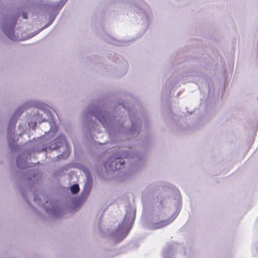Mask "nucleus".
I'll list each match as a JSON object with an SVG mask.
<instances>
[{
    "label": "nucleus",
    "mask_w": 258,
    "mask_h": 258,
    "mask_svg": "<svg viewBox=\"0 0 258 258\" xmlns=\"http://www.w3.org/2000/svg\"><path fill=\"white\" fill-rule=\"evenodd\" d=\"M122 227H123V224H121V225H119V226H118V230L119 231H121V230H122Z\"/></svg>",
    "instance_id": "20e7f679"
},
{
    "label": "nucleus",
    "mask_w": 258,
    "mask_h": 258,
    "mask_svg": "<svg viewBox=\"0 0 258 258\" xmlns=\"http://www.w3.org/2000/svg\"><path fill=\"white\" fill-rule=\"evenodd\" d=\"M4 32L8 37L12 38V36L14 35V28L11 29L10 32H8L6 30H4Z\"/></svg>",
    "instance_id": "7ed1b4c3"
},
{
    "label": "nucleus",
    "mask_w": 258,
    "mask_h": 258,
    "mask_svg": "<svg viewBox=\"0 0 258 258\" xmlns=\"http://www.w3.org/2000/svg\"><path fill=\"white\" fill-rule=\"evenodd\" d=\"M123 163H124V162H121V161H120V165H122Z\"/></svg>",
    "instance_id": "0eeeda50"
},
{
    "label": "nucleus",
    "mask_w": 258,
    "mask_h": 258,
    "mask_svg": "<svg viewBox=\"0 0 258 258\" xmlns=\"http://www.w3.org/2000/svg\"><path fill=\"white\" fill-rule=\"evenodd\" d=\"M11 125L12 126V129L14 130L15 128V123H12Z\"/></svg>",
    "instance_id": "423d86ee"
},
{
    "label": "nucleus",
    "mask_w": 258,
    "mask_h": 258,
    "mask_svg": "<svg viewBox=\"0 0 258 258\" xmlns=\"http://www.w3.org/2000/svg\"><path fill=\"white\" fill-rule=\"evenodd\" d=\"M169 220L161 221L159 222L154 223L152 225L153 229H159L164 227L170 223Z\"/></svg>",
    "instance_id": "f257e3e1"
},
{
    "label": "nucleus",
    "mask_w": 258,
    "mask_h": 258,
    "mask_svg": "<svg viewBox=\"0 0 258 258\" xmlns=\"http://www.w3.org/2000/svg\"><path fill=\"white\" fill-rule=\"evenodd\" d=\"M22 16H23V18H24V19H27V14L26 13H23Z\"/></svg>",
    "instance_id": "39448f33"
},
{
    "label": "nucleus",
    "mask_w": 258,
    "mask_h": 258,
    "mask_svg": "<svg viewBox=\"0 0 258 258\" xmlns=\"http://www.w3.org/2000/svg\"><path fill=\"white\" fill-rule=\"evenodd\" d=\"M79 186L77 184H75L71 187V191L73 194L78 193L79 191Z\"/></svg>",
    "instance_id": "f03ea898"
}]
</instances>
